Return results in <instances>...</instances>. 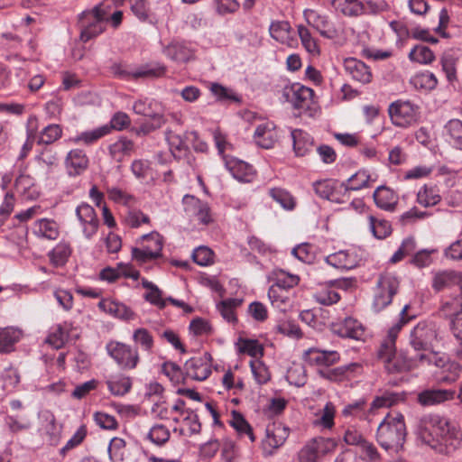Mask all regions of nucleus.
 <instances>
[{
  "mask_svg": "<svg viewBox=\"0 0 462 462\" xmlns=\"http://www.w3.org/2000/svg\"><path fill=\"white\" fill-rule=\"evenodd\" d=\"M417 439L439 453H450L456 450L461 441L460 431L439 414H425L417 422Z\"/></svg>",
  "mask_w": 462,
  "mask_h": 462,
  "instance_id": "nucleus-1",
  "label": "nucleus"
},
{
  "mask_svg": "<svg viewBox=\"0 0 462 462\" xmlns=\"http://www.w3.org/2000/svg\"><path fill=\"white\" fill-rule=\"evenodd\" d=\"M376 438L382 448L398 452L406 438L403 415L399 412L388 413L377 428Z\"/></svg>",
  "mask_w": 462,
  "mask_h": 462,
  "instance_id": "nucleus-2",
  "label": "nucleus"
},
{
  "mask_svg": "<svg viewBox=\"0 0 462 462\" xmlns=\"http://www.w3.org/2000/svg\"><path fill=\"white\" fill-rule=\"evenodd\" d=\"M444 334L432 321H420L410 332L409 343L416 351H430L439 348Z\"/></svg>",
  "mask_w": 462,
  "mask_h": 462,
  "instance_id": "nucleus-3",
  "label": "nucleus"
},
{
  "mask_svg": "<svg viewBox=\"0 0 462 462\" xmlns=\"http://www.w3.org/2000/svg\"><path fill=\"white\" fill-rule=\"evenodd\" d=\"M399 285L400 282L393 273H384L381 274L374 289L373 310L380 312L389 306L398 291Z\"/></svg>",
  "mask_w": 462,
  "mask_h": 462,
  "instance_id": "nucleus-4",
  "label": "nucleus"
},
{
  "mask_svg": "<svg viewBox=\"0 0 462 462\" xmlns=\"http://www.w3.org/2000/svg\"><path fill=\"white\" fill-rule=\"evenodd\" d=\"M389 116L393 125L400 127H408L418 123L420 119V106L408 100L393 102L388 108Z\"/></svg>",
  "mask_w": 462,
  "mask_h": 462,
  "instance_id": "nucleus-5",
  "label": "nucleus"
},
{
  "mask_svg": "<svg viewBox=\"0 0 462 462\" xmlns=\"http://www.w3.org/2000/svg\"><path fill=\"white\" fill-rule=\"evenodd\" d=\"M105 11L100 6L83 12L79 16L80 39L88 42L105 31Z\"/></svg>",
  "mask_w": 462,
  "mask_h": 462,
  "instance_id": "nucleus-6",
  "label": "nucleus"
},
{
  "mask_svg": "<svg viewBox=\"0 0 462 462\" xmlns=\"http://www.w3.org/2000/svg\"><path fill=\"white\" fill-rule=\"evenodd\" d=\"M108 355L125 370L136 368L140 361L138 350L121 342H110L106 345Z\"/></svg>",
  "mask_w": 462,
  "mask_h": 462,
  "instance_id": "nucleus-7",
  "label": "nucleus"
},
{
  "mask_svg": "<svg viewBox=\"0 0 462 462\" xmlns=\"http://www.w3.org/2000/svg\"><path fill=\"white\" fill-rule=\"evenodd\" d=\"M142 242H152L154 246L144 247L142 245L140 248H133L132 256L133 259L143 263L153 259L159 258L162 255V250L163 247V238L158 232H152L147 235H143Z\"/></svg>",
  "mask_w": 462,
  "mask_h": 462,
  "instance_id": "nucleus-8",
  "label": "nucleus"
},
{
  "mask_svg": "<svg viewBox=\"0 0 462 462\" xmlns=\"http://www.w3.org/2000/svg\"><path fill=\"white\" fill-rule=\"evenodd\" d=\"M407 310L408 306L406 305L401 311L402 317L399 321L389 328L386 337L378 349L377 356L383 364L396 354L395 340L403 325L407 323L405 319Z\"/></svg>",
  "mask_w": 462,
  "mask_h": 462,
  "instance_id": "nucleus-9",
  "label": "nucleus"
},
{
  "mask_svg": "<svg viewBox=\"0 0 462 462\" xmlns=\"http://www.w3.org/2000/svg\"><path fill=\"white\" fill-rule=\"evenodd\" d=\"M290 430L281 422L273 423L266 429V437L263 440L262 447L265 456H271L283 445L289 437Z\"/></svg>",
  "mask_w": 462,
  "mask_h": 462,
  "instance_id": "nucleus-10",
  "label": "nucleus"
},
{
  "mask_svg": "<svg viewBox=\"0 0 462 462\" xmlns=\"http://www.w3.org/2000/svg\"><path fill=\"white\" fill-rule=\"evenodd\" d=\"M76 217L80 224L82 233L87 239H91L97 232L99 220L94 208L81 203L76 208Z\"/></svg>",
  "mask_w": 462,
  "mask_h": 462,
  "instance_id": "nucleus-11",
  "label": "nucleus"
},
{
  "mask_svg": "<svg viewBox=\"0 0 462 462\" xmlns=\"http://www.w3.org/2000/svg\"><path fill=\"white\" fill-rule=\"evenodd\" d=\"M303 16L307 23L314 27L323 37L333 39L337 36V29L327 15L313 9H306Z\"/></svg>",
  "mask_w": 462,
  "mask_h": 462,
  "instance_id": "nucleus-12",
  "label": "nucleus"
},
{
  "mask_svg": "<svg viewBox=\"0 0 462 462\" xmlns=\"http://www.w3.org/2000/svg\"><path fill=\"white\" fill-rule=\"evenodd\" d=\"M184 369L188 377L204 381L211 374V356L205 353L202 356L192 357L185 363Z\"/></svg>",
  "mask_w": 462,
  "mask_h": 462,
  "instance_id": "nucleus-13",
  "label": "nucleus"
},
{
  "mask_svg": "<svg viewBox=\"0 0 462 462\" xmlns=\"http://www.w3.org/2000/svg\"><path fill=\"white\" fill-rule=\"evenodd\" d=\"M182 203L186 213L197 217L200 224L208 225L213 221L210 208L207 203L191 195H185Z\"/></svg>",
  "mask_w": 462,
  "mask_h": 462,
  "instance_id": "nucleus-14",
  "label": "nucleus"
},
{
  "mask_svg": "<svg viewBox=\"0 0 462 462\" xmlns=\"http://www.w3.org/2000/svg\"><path fill=\"white\" fill-rule=\"evenodd\" d=\"M226 168L232 176L241 182H251L255 175L253 167L247 162L234 157H224Z\"/></svg>",
  "mask_w": 462,
  "mask_h": 462,
  "instance_id": "nucleus-15",
  "label": "nucleus"
},
{
  "mask_svg": "<svg viewBox=\"0 0 462 462\" xmlns=\"http://www.w3.org/2000/svg\"><path fill=\"white\" fill-rule=\"evenodd\" d=\"M303 358L310 365L328 367L339 360V354L337 351L310 348L304 352Z\"/></svg>",
  "mask_w": 462,
  "mask_h": 462,
  "instance_id": "nucleus-16",
  "label": "nucleus"
},
{
  "mask_svg": "<svg viewBox=\"0 0 462 462\" xmlns=\"http://www.w3.org/2000/svg\"><path fill=\"white\" fill-rule=\"evenodd\" d=\"M88 166V158L80 149L71 150L66 156L65 167L69 176H78L84 172Z\"/></svg>",
  "mask_w": 462,
  "mask_h": 462,
  "instance_id": "nucleus-17",
  "label": "nucleus"
},
{
  "mask_svg": "<svg viewBox=\"0 0 462 462\" xmlns=\"http://www.w3.org/2000/svg\"><path fill=\"white\" fill-rule=\"evenodd\" d=\"M313 94L314 92L311 88L300 85H294L290 88H286L284 92L287 99L297 109L309 106Z\"/></svg>",
  "mask_w": 462,
  "mask_h": 462,
  "instance_id": "nucleus-18",
  "label": "nucleus"
},
{
  "mask_svg": "<svg viewBox=\"0 0 462 462\" xmlns=\"http://www.w3.org/2000/svg\"><path fill=\"white\" fill-rule=\"evenodd\" d=\"M344 69L351 78L362 84L369 83L372 80L370 69L361 60L356 58H347L344 61Z\"/></svg>",
  "mask_w": 462,
  "mask_h": 462,
  "instance_id": "nucleus-19",
  "label": "nucleus"
},
{
  "mask_svg": "<svg viewBox=\"0 0 462 462\" xmlns=\"http://www.w3.org/2000/svg\"><path fill=\"white\" fill-rule=\"evenodd\" d=\"M332 328L342 337L359 339L364 335L362 324L353 318H346L342 321L333 323Z\"/></svg>",
  "mask_w": 462,
  "mask_h": 462,
  "instance_id": "nucleus-20",
  "label": "nucleus"
},
{
  "mask_svg": "<svg viewBox=\"0 0 462 462\" xmlns=\"http://www.w3.org/2000/svg\"><path fill=\"white\" fill-rule=\"evenodd\" d=\"M313 187L316 194L321 199L337 203L344 202V199L338 196L339 191L343 189H340V184L337 181L332 180H319L313 184Z\"/></svg>",
  "mask_w": 462,
  "mask_h": 462,
  "instance_id": "nucleus-21",
  "label": "nucleus"
},
{
  "mask_svg": "<svg viewBox=\"0 0 462 462\" xmlns=\"http://www.w3.org/2000/svg\"><path fill=\"white\" fill-rule=\"evenodd\" d=\"M269 32L273 39L282 44L291 47L295 42L291 26L287 21L272 22L269 27Z\"/></svg>",
  "mask_w": 462,
  "mask_h": 462,
  "instance_id": "nucleus-22",
  "label": "nucleus"
},
{
  "mask_svg": "<svg viewBox=\"0 0 462 462\" xmlns=\"http://www.w3.org/2000/svg\"><path fill=\"white\" fill-rule=\"evenodd\" d=\"M256 143L265 149L272 148L277 139L274 124L264 122L260 124L254 132Z\"/></svg>",
  "mask_w": 462,
  "mask_h": 462,
  "instance_id": "nucleus-23",
  "label": "nucleus"
},
{
  "mask_svg": "<svg viewBox=\"0 0 462 462\" xmlns=\"http://www.w3.org/2000/svg\"><path fill=\"white\" fill-rule=\"evenodd\" d=\"M32 232L38 237L56 240L60 235V226L53 219L41 218L33 224Z\"/></svg>",
  "mask_w": 462,
  "mask_h": 462,
  "instance_id": "nucleus-24",
  "label": "nucleus"
},
{
  "mask_svg": "<svg viewBox=\"0 0 462 462\" xmlns=\"http://www.w3.org/2000/svg\"><path fill=\"white\" fill-rule=\"evenodd\" d=\"M326 263L337 269H352L357 265V255L346 250L338 251L326 257Z\"/></svg>",
  "mask_w": 462,
  "mask_h": 462,
  "instance_id": "nucleus-25",
  "label": "nucleus"
},
{
  "mask_svg": "<svg viewBox=\"0 0 462 462\" xmlns=\"http://www.w3.org/2000/svg\"><path fill=\"white\" fill-rule=\"evenodd\" d=\"M418 362V358L412 359L408 358L406 356L402 354H395L393 357L388 359V361L385 362L383 365L385 369L389 373L395 374L403 373L413 369L415 366H417Z\"/></svg>",
  "mask_w": 462,
  "mask_h": 462,
  "instance_id": "nucleus-26",
  "label": "nucleus"
},
{
  "mask_svg": "<svg viewBox=\"0 0 462 462\" xmlns=\"http://www.w3.org/2000/svg\"><path fill=\"white\" fill-rule=\"evenodd\" d=\"M374 200L382 209L393 211L398 202L396 194L390 189L381 186L374 192Z\"/></svg>",
  "mask_w": 462,
  "mask_h": 462,
  "instance_id": "nucleus-27",
  "label": "nucleus"
},
{
  "mask_svg": "<svg viewBox=\"0 0 462 462\" xmlns=\"http://www.w3.org/2000/svg\"><path fill=\"white\" fill-rule=\"evenodd\" d=\"M166 72V67L158 62H151L133 69L132 79H156L162 77Z\"/></svg>",
  "mask_w": 462,
  "mask_h": 462,
  "instance_id": "nucleus-28",
  "label": "nucleus"
},
{
  "mask_svg": "<svg viewBox=\"0 0 462 462\" xmlns=\"http://www.w3.org/2000/svg\"><path fill=\"white\" fill-rule=\"evenodd\" d=\"M462 277L454 271H443L437 273L432 279V288L436 291L448 289L456 284H460Z\"/></svg>",
  "mask_w": 462,
  "mask_h": 462,
  "instance_id": "nucleus-29",
  "label": "nucleus"
},
{
  "mask_svg": "<svg viewBox=\"0 0 462 462\" xmlns=\"http://www.w3.org/2000/svg\"><path fill=\"white\" fill-rule=\"evenodd\" d=\"M163 53L176 62H187L192 56V51L184 43L172 42L163 49Z\"/></svg>",
  "mask_w": 462,
  "mask_h": 462,
  "instance_id": "nucleus-30",
  "label": "nucleus"
},
{
  "mask_svg": "<svg viewBox=\"0 0 462 462\" xmlns=\"http://www.w3.org/2000/svg\"><path fill=\"white\" fill-rule=\"evenodd\" d=\"M452 398V393L447 390H425L418 394V402L422 406L441 403Z\"/></svg>",
  "mask_w": 462,
  "mask_h": 462,
  "instance_id": "nucleus-31",
  "label": "nucleus"
},
{
  "mask_svg": "<svg viewBox=\"0 0 462 462\" xmlns=\"http://www.w3.org/2000/svg\"><path fill=\"white\" fill-rule=\"evenodd\" d=\"M21 337V331L12 328H0V353L7 354L14 350Z\"/></svg>",
  "mask_w": 462,
  "mask_h": 462,
  "instance_id": "nucleus-32",
  "label": "nucleus"
},
{
  "mask_svg": "<svg viewBox=\"0 0 462 462\" xmlns=\"http://www.w3.org/2000/svg\"><path fill=\"white\" fill-rule=\"evenodd\" d=\"M371 180L370 175L365 171H359L352 175L346 182L340 183V189H343L344 196L349 190H359L368 186Z\"/></svg>",
  "mask_w": 462,
  "mask_h": 462,
  "instance_id": "nucleus-33",
  "label": "nucleus"
},
{
  "mask_svg": "<svg viewBox=\"0 0 462 462\" xmlns=\"http://www.w3.org/2000/svg\"><path fill=\"white\" fill-rule=\"evenodd\" d=\"M293 148L298 156H304L312 147V138L309 134L300 129L291 132Z\"/></svg>",
  "mask_w": 462,
  "mask_h": 462,
  "instance_id": "nucleus-34",
  "label": "nucleus"
},
{
  "mask_svg": "<svg viewBox=\"0 0 462 462\" xmlns=\"http://www.w3.org/2000/svg\"><path fill=\"white\" fill-rule=\"evenodd\" d=\"M402 395L398 393L384 392L382 395L374 399L369 407V413L374 415L378 409L391 407L402 401Z\"/></svg>",
  "mask_w": 462,
  "mask_h": 462,
  "instance_id": "nucleus-35",
  "label": "nucleus"
},
{
  "mask_svg": "<svg viewBox=\"0 0 462 462\" xmlns=\"http://www.w3.org/2000/svg\"><path fill=\"white\" fill-rule=\"evenodd\" d=\"M410 82L416 89L424 91L433 90L438 85V79L436 76L430 71H423L415 74L411 79Z\"/></svg>",
  "mask_w": 462,
  "mask_h": 462,
  "instance_id": "nucleus-36",
  "label": "nucleus"
},
{
  "mask_svg": "<svg viewBox=\"0 0 462 462\" xmlns=\"http://www.w3.org/2000/svg\"><path fill=\"white\" fill-rule=\"evenodd\" d=\"M134 144L127 138H120L109 146V152L116 162H122L125 156H129L134 152Z\"/></svg>",
  "mask_w": 462,
  "mask_h": 462,
  "instance_id": "nucleus-37",
  "label": "nucleus"
},
{
  "mask_svg": "<svg viewBox=\"0 0 462 462\" xmlns=\"http://www.w3.org/2000/svg\"><path fill=\"white\" fill-rule=\"evenodd\" d=\"M440 199L439 190L432 186L424 185L417 193V202L425 208L437 205Z\"/></svg>",
  "mask_w": 462,
  "mask_h": 462,
  "instance_id": "nucleus-38",
  "label": "nucleus"
},
{
  "mask_svg": "<svg viewBox=\"0 0 462 462\" xmlns=\"http://www.w3.org/2000/svg\"><path fill=\"white\" fill-rule=\"evenodd\" d=\"M270 197L286 210H292L296 207L295 198L285 189L272 188L269 189Z\"/></svg>",
  "mask_w": 462,
  "mask_h": 462,
  "instance_id": "nucleus-39",
  "label": "nucleus"
},
{
  "mask_svg": "<svg viewBox=\"0 0 462 462\" xmlns=\"http://www.w3.org/2000/svg\"><path fill=\"white\" fill-rule=\"evenodd\" d=\"M166 141L174 158L180 159L187 152V145L181 136L171 130L165 132Z\"/></svg>",
  "mask_w": 462,
  "mask_h": 462,
  "instance_id": "nucleus-40",
  "label": "nucleus"
},
{
  "mask_svg": "<svg viewBox=\"0 0 462 462\" xmlns=\"http://www.w3.org/2000/svg\"><path fill=\"white\" fill-rule=\"evenodd\" d=\"M106 384L112 394L122 396L130 391L132 380L130 377L121 374L107 380Z\"/></svg>",
  "mask_w": 462,
  "mask_h": 462,
  "instance_id": "nucleus-41",
  "label": "nucleus"
},
{
  "mask_svg": "<svg viewBox=\"0 0 462 462\" xmlns=\"http://www.w3.org/2000/svg\"><path fill=\"white\" fill-rule=\"evenodd\" d=\"M230 424L239 435H245L248 437L251 442H254L255 437L254 435L253 429L241 413L233 411Z\"/></svg>",
  "mask_w": 462,
  "mask_h": 462,
  "instance_id": "nucleus-42",
  "label": "nucleus"
},
{
  "mask_svg": "<svg viewBox=\"0 0 462 462\" xmlns=\"http://www.w3.org/2000/svg\"><path fill=\"white\" fill-rule=\"evenodd\" d=\"M142 284L143 288L148 290V292L144 295V299L159 309H163L166 306V299H162V291L155 284L147 280H143Z\"/></svg>",
  "mask_w": 462,
  "mask_h": 462,
  "instance_id": "nucleus-43",
  "label": "nucleus"
},
{
  "mask_svg": "<svg viewBox=\"0 0 462 462\" xmlns=\"http://www.w3.org/2000/svg\"><path fill=\"white\" fill-rule=\"evenodd\" d=\"M98 307L103 311L112 314L116 317H120L127 319L133 317V312L131 310L126 309L124 305H120L110 300H100L98 303Z\"/></svg>",
  "mask_w": 462,
  "mask_h": 462,
  "instance_id": "nucleus-44",
  "label": "nucleus"
},
{
  "mask_svg": "<svg viewBox=\"0 0 462 462\" xmlns=\"http://www.w3.org/2000/svg\"><path fill=\"white\" fill-rule=\"evenodd\" d=\"M171 437L170 430L162 424L153 425L147 433V439L156 446H163Z\"/></svg>",
  "mask_w": 462,
  "mask_h": 462,
  "instance_id": "nucleus-45",
  "label": "nucleus"
},
{
  "mask_svg": "<svg viewBox=\"0 0 462 462\" xmlns=\"http://www.w3.org/2000/svg\"><path fill=\"white\" fill-rule=\"evenodd\" d=\"M274 285L280 289H291L297 286L300 282V277L295 274L289 273L283 270H277L273 272Z\"/></svg>",
  "mask_w": 462,
  "mask_h": 462,
  "instance_id": "nucleus-46",
  "label": "nucleus"
},
{
  "mask_svg": "<svg viewBox=\"0 0 462 462\" xmlns=\"http://www.w3.org/2000/svg\"><path fill=\"white\" fill-rule=\"evenodd\" d=\"M310 443L315 448L319 457L333 453L337 447L336 439L329 438H315L310 440Z\"/></svg>",
  "mask_w": 462,
  "mask_h": 462,
  "instance_id": "nucleus-47",
  "label": "nucleus"
},
{
  "mask_svg": "<svg viewBox=\"0 0 462 462\" xmlns=\"http://www.w3.org/2000/svg\"><path fill=\"white\" fill-rule=\"evenodd\" d=\"M70 254L69 245L65 243H60L49 253V257L53 265L61 266L68 261Z\"/></svg>",
  "mask_w": 462,
  "mask_h": 462,
  "instance_id": "nucleus-48",
  "label": "nucleus"
},
{
  "mask_svg": "<svg viewBox=\"0 0 462 462\" xmlns=\"http://www.w3.org/2000/svg\"><path fill=\"white\" fill-rule=\"evenodd\" d=\"M110 131L111 127H109L108 125H105L96 129L81 133L74 139V141L76 143L83 142L86 144H90L101 137L108 134Z\"/></svg>",
  "mask_w": 462,
  "mask_h": 462,
  "instance_id": "nucleus-49",
  "label": "nucleus"
},
{
  "mask_svg": "<svg viewBox=\"0 0 462 462\" xmlns=\"http://www.w3.org/2000/svg\"><path fill=\"white\" fill-rule=\"evenodd\" d=\"M409 59L420 64H429L434 60L435 56L429 47L420 44L410 51Z\"/></svg>",
  "mask_w": 462,
  "mask_h": 462,
  "instance_id": "nucleus-50",
  "label": "nucleus"
},
{
  "mask_svg": "<svg viewBox=\"0 0 462 462\" xmlns=\"http://www.w3.org/2000/svg\"><path fill=\"white\" fill-rule=\"evenodd\" d=\"M298 33L301 41V43L303 47L306 49V51L313 56L319 55L320 52L319 47L316 40L311 36L309 29L306 28L304 25H299Z\"/></svg>",
  "mask_w": 462,
  "mask_h": 462,
  "instance_id": "nucleus-51",
  "label": "nucleus"
},
{
  "mask_svg": "<svg viewBox=\"0 0 462 462\" xmlns=\"http://www.w3.org/2000/svg\"><path fill=\"white\" fill-rule=\"evenodd\" d=\"M368 219L370 229L376 238L383 239L391 234L392 226L388 221L377 219L372 215L368 217Z\"/></svg>",
  "mask_w": 462,
  "mask_h": 462,
  "instance_id": "nucleus-52",
  "label": "nucleus"
},
{
  "mask_svg": "<svg viewBox=\"0 0 462 462\" xmlns=\"http://www.w3.org/2000/svg\"><path fill=\"white\" fill-rule=\"evenodd\" d=\"M237 346L240 353L247 354L255 358L262 356L263 354L262 345L255 339L240 338Z\"/></svg>",
  "mask_w": 462,
  "mask_h": 462,
  "instance_id": "nucleus-53",
  "label": "nucleus"
},
{
  "mask_svg": "<svg viewBox=\"0 0 462 462\" xmlns=\"http://www.w3.org/2000/svg\"><path fill=\"white\" fill-rule=\"evenodd\" d=\"M334 5L347 16H357L363 10V5L358 0H334Z\"/></svg>",
  "mask_w": 462,
  "mask_h": 462,
  "instance_id": "nucleus-54",
  "label": "nucleus"
},
{
  "mask_svg": "<svg viewBox=\"0 0 462 462\" xmlns=\"http://www.w3.org/2000/svg\"><path fill=\"white\" fill-rule=\"evenodd\" d=\"M292 254L300 261L306 263H312L316 259V252L313 245L308 243L299 245L292 249Z\"/></svg>",
  "mask_w": 462,
  "mask_h": 462,
  "instance_id": "nucleus-55",
  "label": "nucleus"
},
{
  "mask_svg": "<svg viewBox=\"0 0 462 462\" xmlns=\"http://www.w3.org/2000/svg\"><path fill=\"white\" fill-rule=\"evenodd\" d=\"M133 340L144 351L151 352L153 347V337L146 328H137L134 331Z\"/></svg>",
  "mask_w": 462,
  "mask_h": 462,
  "instance_id": "nucleus-56",
  "label": "nucleus"
},
{
  "mask_svg": "<svg viewBox=\"0 0 462 462\" xmlns=\"http://www.w3.org/2000/svg\"><path fill=\"white\" fill-rule=\"evenodd\" d=\"M241 301L236 299H228L221 301L217 305V309L222 317L228 322H236V317L235 309L240 305Z\"/></svg>",
  "mask_w": 462,
  "mask_h": 462,
  "instance_id": "nucleus-57",
  "label": "nucleus"
},
{
  "mask_svg": "<svg viewBox=\"0 0 462 462\" xmlns=\"http://www.w3.org/2000/svg\"><path fill=\"white\" fill-rule=\"evenodd\" d=\"M446 129L452 140L453 145L462 150V122L458 119L450 120L447 124Z\"/></svg>",
  "mask_w": 462,
  "mask_h": 462,
  "instance_id": "nucleus-58",
  "label": "nucleus"
},
{
  "mask_svg": "<svg viewBox=\"0 0 462 462\" xmlns=\"http://www.w3.org/2000/svg\"><path fill=\"white\" fill-rule=\"evenodd\" d=\"M3 389L6 392H12L20 382V375L16 369L8 367L1 374Z\"/></svg>",
  "mask_w": 462,
  "mask_h": 462,
  "instance_id": "nucleus-59",
  "label": "nucleus"
},
{
  "mask_svg": "<svg viewBox=\"0 0 462 462\" xmlns=\"http://www.w3.org/2000/svg\"><path fill=\"white\" fill-rule=\"evenodd\" d=\"M250 367L257 383L263 384L270 380V373L266 365L260 360L255 359L250 362Z\"/></svg>",
  "mask_w": 462,
  "mask_h": 462,
  "instance_id": "nucleus-60",
  "label": "nucleus"
},
{
  "mask_svg": "<svg viewBox=\"0 0 462 462\" xmlns=\"http://www.w3.org/2000/svg\"><path fill=\"white\" fill-rule=\"evenodd\" d=\"M125 441L121 438H113L108 446L109 457L114 462L124 459Z\"/></svg>",
  "mask_w": 462,
  "mask_h": 462,
  "instance_id": "nucleus-61",
  "label": "nucleus"
},
{
  "mask_svg": "<svg viewBox=\"0 0 462 462\" xmlns=\"http://www.w3.org/2000/svg\"><path fill=\"white\" fill-rule=\"evenodd\" d=\"M124 221L128 226L137 228L142 224H149L150 217L140 210L131 209L125 214Z\"/></svg>",
  "mask_w": 462,
  "mask_h": 462,
  "instance_id": "nucleus-62",
  "label": "nucleus"
},
{
  "mask_svg": "<svg viewBox=\"0 0 462 462\" xmlns=\"http://www.w3.org/2000/svg\"><path fill=\"white\" fill-rule=\"evenodd\" d=\"M460 372V365L450 361V363L446 365L445 368L440 371L439 380L444 383H453L459 377Z\"/></svg>",
  "mask_w": 462,
  "mask_h": 462,
  "instance_id": "nucleus-63",
  "label": "nucleus"
},
{
  "mask_svg": "<svg viewBox=\"0 0 462 462\" xmlns=\"http://www.w3.org/2000/svg\"><path fill=\"white\" fill-rule=\"evenodd\" d=\"M445 317H457L462 312V296L445 301L440 309Z\"/></svg>",
  "mask_w": 462,
  "mask_h": 462,
  "instance_id": "nucleus-64",
  "label": "nucleus"
}]
</instances>
